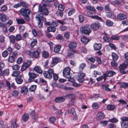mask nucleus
Segmentation results:
<instances>
[{
  "label": "nucleus",
  "mask_w": 128,
  "mask_h": 128,
  "mask_svg": "<svg viewBox=\"0 0 128 128\" xmlns=\"http://www.w3.org/2000/svg\"><path fill=\"white\" fill-rule=\"evenodd\" d=\"M56 14L57 16H60L61 17H62L63 15V12L62 11H58L56 12Z\"/></svg>",
  "instance_id": "nucleus-60"
},
{
  "label": "nucleus",
  "mask_w": 128,
  "mask_h": 128,
  "mask_svg": "<svg viewBox=\"0 0 128 128\" xmlns=\"http://www.w3.org/2000/svg\"><path fill=\"white\" fill-rule=\"evenodd\" d=\"M117 18L120 20H124L127 18L126 15L122 13H120L118 14L117 17Z\"/></svg>",
  "instance_id": "nucleus-14"
},
{
  "label": "nucleus",
  "mask_w": 128,
  "mask_h": 128,
  "mask_svg": "<svg viewBox=\"0 0 128 128\" xmlns=\"http://www.w3.org/2000/svg\"><path fill=\"white\" fill-rule=\"evenodd\" d=\"M108 122V121L104 120L100 122V124H101L103 126H106Z\"/></svg>",
  "instance_id": "nucleus-50"
},
{
  "label": "nucleus",
  "mask_w": 128,
  "mask_h": 128,
  "mask_svg": "<svg viewBox=\"0 0 128 128\" xmlns=\"http://www.w3.org/2000/svg\"><path fill=\"white\" fill-rule=\"evenodd\" d=\"M30 12V10L28 9L23 8L20 10L21 14L24 16V19L27 21L30 20L29 15Z\"/></svg>",
  "instance_id": "nucleus-3"
},
{
  "label": "nucleus",
  "mask_w": 128,
  "mask_h": 128,
  "mask_svg": "<svg viewBox=\"0 0 128 128\" xmlns=\"http://www.w3.org/2000/svg\"><path fill=\"white\" fill-rule=\"evenodd\" d=\"M61 48V46L60 45H58L55 47L54 49V51L56 53H58L60 51Z\"/></svg>",
  "instance_id": "nucleus-31"
},
{
  "label": "nucleus",
  "mask_w": 128,
  "mask_h": 128,
  "mask_svg": "<svg viewBox=\"0 0 128 128\" xmlns=\"http://www.w3.org/2000/svg\"><path fill=\"white\" fill-rule=\"evenodd\" d=\"M75 96L74 94H69L64 96V97H68L69 98H71V100L73 101L74 102L75 100Z\"/></svg>",
  "instance_id": "nucleus-24"
},
{
  "label": "nucleus",
  "mask_w": 128,
  "mask_h": 128,
  "mask_svg": "<svg viewBox=\"0 0 128 128\" xmlns=\"http://www.w3.org/2000/svg\"><path fill=\"white\" fill-rule=\"evenodd\" d=\"M120 87L123 88H128V83L126 82H124L120 85Z\"/></svg>",
  "instance_id": "nucleus-42"
},
{
  "label": "nucleus",
  "mask_w": 128,
  "mask_h": 128,
  "mask_svg": "<svg viewBox=\"0 0 128 128\" xmlns=\"http://www.w3.org/2000/svg\"><path fill=\"white\" fill-rule=\"evenodd\" d=\"M112 56L113 60L114 61L118 59V56L116 53L113 52L112 54Z\"/></svg>",
  "instance_id": "nucleus-40"
},
{
  "label": "nucleus",
  "mask_w": 128,
  "mask_h": 128,
  "mask_svg": "<svg viewBox=\"0 0 128 128\" xmlns=\"http://www.w3.org/2000/svg\"><path fill=\"white\" fill-rule=\"evenodd\" d=\"M19 94V92L17 91L14 90L12 92V96L14 97L17 96Z\"/></svg>",
  "instance_id": "nucleus-63"
},
{
  "label": "nucleus",
  "mask_w": 128,
  "mask_h": 128,
  "mask_svg": "<svg viewBox=\"0 0 128 128\" xmlns=\"http://www.w3.org/2000/svg\"><path fill=\"white\" fill-rule=\"evenodd\" d=\"M106 74L107 76L111 77L116 74V73L112 70H108L106 72Z\"/></svg>",
  "instance_id": "nucleus-27"
},
{
  "label": "nucleus",
  "mask_w": 128,
  "mask_h": 128,
  "mask_svg": "<svg viewBox=\"0 0 128 128\" xmlns=\"http://www.w3.org/2000/svg\"><path fill=\"white\" fill-rule=\"evenodd\" d=\"M32 61L30 60H29L26 62L23 63L21 68L22 71H24L28 68L30 65Z\"/></svg>",
  "instance_id": "nucleus-9"
},
{
  "label": "nucleus",
  "mask_w": 128,
  "mask_h": 128,
  "mask_svg": "<svg viewBox=\"0 0 128 128\" xmlns=\"http://www.w3.org/2000/svg\"><path fill=\"white\" fill-rule=\"evenodd\" d=\"M80 40L81 42L85 43V44H87L90 41L85 36L83 37Z\"/></svg>",
  "instance_id": "nucleus-34"
},
{
  "label": "nucleus",
  "mask_w": 128,
  "mask_h": 128,
  "mask_svg": "<svg viewBox=\"0 0 128 128\" xmlns=\"http://www.w3.org/2000/svg\"><path fill=\"white\" fill-rule=\"evenodd\" d=\"M10 42L13 44L16 40V37L14 35H11L9 37Z\"/></svg>",
  "instance_id": "nucleus-30"
},
{
  "label": "nucleus",
  "mask_w": 128,
  "mask_h": 128,
  "mask_svg": "<svg viewBox=\"0 0 128 128\" xmlns=\"http://www.w3.org/2000/svg\"><path fill=\"white\" fill-rule=\"evenodd\" d=\"M56 38L57 40H62L63 39L64 37L61 34H58L56 36Z\"/></svg>",
  "instance_id": "nucleus-62"
},
{
  "label": "nucleus",
  "mask_w": 128,
  "mask_h": 128,
  "mask_svg": "<svg viewBox=\"0 0 128 128\" xmlns=\"http://www.w3.org/2000/svg\"><path fill=\"white\" fill-rule=\"evenodd\" d=\"M54 74L51 68L48 69V79H51L52 76V75Z\"/></svg>",
  "instance_id": "nucleus-35"
},
{
  "label": "nucleus",
  "mask_w": 128,
  "mask_h": 128,
  "mask_svg": "<svg viewBox=\"0 0 128 128\" xmlns=\"http://www.w3.org/2000/svg\"><path fill=\"white\" fill-rule=\"evenodd\" d=\"M37 41L36 39H34L32 40L30 43V45L32 47H34L37 44Z\"/></svg>",
  "instance_id": "nucleus-33"
},
{
  "label": "nucleus",
  "mask_w": 128,
  "mask_h": 128,
  "mask_svg": "<svg viewBox=\"0 0 128 128\" xmlns=\"http://www.w3.org/2000/svg\"><path fill=\"white\" fill-rule=\"evenodd\" d=\"M100 23H93L90 25V28L92 30H98L100 26Z\"/></svg>",
  "instance_id": "nucleus-15"
},
{
  "label": "nucleus",
  "mask_w": 128,
  "mask_h": 128,
  "mask_svg": "<svg viewBox=\"0 0 128 128\" xmlns=\"http://www.w3.org/2000/svg\"><path fill=\"white\" fill-rule=\"evenodd\" d=\"M104 9L106 11H111V9L110 7L109 4H108L106 5L104 7Z\"/></svg>",
  "instance_id": "nucleus-53"
},
{
  "label": "nucleus",
  "mask_w": 128,
  "mask_h": 128,
  "mask_svg": "<svg viewBox=\"0 0 128 128\" xmlns=\"http://www.w3.org/2000/svg\"><path fill=\"white\" fill-rule=\"evenodd\" d=\"M66 97L61 96L60 97L56 98L55 99V101L56 103H59L60 102H64L65 100V98Z\"/></svg>",
  "instance_id": "nucleus-16"
},
{
  "label": "nucleus",
  "mask_w": 128,
  "mask_h": 128,
  "mask_svg": "<svg viewBox=\"0 0 128 128\" xmlns=\"http://www.w3.org/2000/svg\"><path fill=\"white\" fill-rule=\"evenodd\" d=\"M61 61V60L60 58L55 57L53 59L51 63L50 66L51 67H52L57 63Z\"/></svg>",
  "instance_id": "nucleus-11"
},
{
  "label": "nucleus",
  "mask_w": 128,
  "mask_h": 128,
  "mask_svg": "<svg viewBox=\"0 0 128 128\" xmlns=\"http://www.w3.org/2000/svg\"><path fill=\"white\" fill-rule=\"evenodd\" d=\"M99 106V105L97 102H94L92 104V107L93 109H97L98 108Z\"/></svg>",
  "instance_id": "nucleus-45"
},
{
  "label": "nucleus",
  "mask_w": 128,
  "mask_h": 128,
  "mask_svg": "<svg viewBox=\"0 0 128 128\" xmlns=\"http://www.w3.org/2000/svg\"><path fill=\"white\" fill-rule=\"evenodd\" d=\"M7 7L5 5L3 6L1 8L0 10L2 12H5L7 10Z\"/></svg>",
  "instance_id": "nucleus-57"
},
{
  "label": "nucleus",
  "mask_w": 128,
  "mask_h": 128,
  "mask_svg": "<svg viewBox=\"0 0 128 128\" xmlns=\"http://www.w3.org/2000/svg\"><path fill=\"white\" fill-rule=\"evenodd\" d=\"M122 122L120 124L122 128H127L128 127V117L126 116L121 117Z\"/></svg>",
  "instance_id": "nucleus-7"
},
{
  "label": "nucleus",
  "mask_w": 128,
  "mask_h": 128,
  "mask_svg": "<svg viewBox=\"0 0 128 128\" xmlns=\"http://www.w3.org/2000/svg\"><path fill=\"white\" fill-rule=\"evenodd\" d=\"M40 81V82L42 83V84L44 85H46V87L47 88L48 86L47 85V82L46 81L44 80V79L41 78H39Z\"/></svg>",
  "instance_id": "nucleus-44"
},
{
  "label": "nucleus",
  "mask_w": 128,
  "mask_h": 128,
  "mask_svg": "<svg viewBox=\"0 0 128 128\" xmlns=\"http://www.w3.org/2000/svg\"><path fill=\"white\" fill-rule=\"evenodd\" d=\"M34 70L36 72L40 74H42L43 72L41 67L39 66H35L34 68Z\"/></svg>",
  "instance_id": "nucleus-23"
},
{
  "label": "nucleus",
  "mask_w": 128,
  "mask_h": 128,
  "mask_svg": "<svg viewBox=\"0 0 128 128\" xmlns=\"http://www.w3.org/2000/svg\"><path fill=\"white\" fill-rule=\"evenodd\" d=\"M94 47L95 50H99L102 48V45L100 43H96L94 44Z\"/></svg>",
  "instance_id": "nucleus-25"
},
{
  "label": "nucleus",
  "mask_w": 128,
  "mask_h": 128,
  "mask_svg": "<svg viewBox=\"0 0 128 128\" xmlns=\"http://www.w3.org/2000/svg\"><path fill=\"white\" fill-rule=\"evenodd\" d=\"M36 20H38V26L39 28H42V26L43 24L41 22V20L44 21V24L45 25H48V22H46V20L45 18L43 17L42 13H40L38 14H36Z\"/></svg>",
  "instance_id": "nucleus-2"
},
{
  "label": "nucleus",
  "mask_w": 128,
  "mask_h": 128,
  "mask_svg": "<svg viewBox=\"0 0 128 128\" xmlns=\"http://www.w3.org/2000/svg\"><path fill=\"white\" fill-rule=\"evenodd\" d=\"M1 16L0 20L2 22H6L8 18V16L4 13H2Z\"/></svg>",
  "instance_id": "nucleus-20"
},
{
  "label": "nucleus",
  "mask_w": 128,
  "mask_h": 128,
  "mask_svg": "<svg viewBox=\"0 0 128 128\" xmlns=\"http://www.w3.org/2000/svg\"><path fill=\"white\" fill-rule=\"evenodd\" d=\"M16 20L18 24H23L25 23L24 20L22 18L16 19Z\"/></svg>",
  "instance_id": "nucleus-37"
},
{
  "label": "nucleus",
  "mask_w": 128,
  "mask_h": 128,
  "mask_svg": "<svg viewBox=\"0 0 128 128\" xmlns=\"http://www.w3.org/2000/svg\"><path fill=\"white\" fill-rule=\"evenodd\" d=\"M29 78L28 81L31 82L34 80V79L38 76V74H36L35 73L29 72L28 73Z\"/></svg>",
  "instance_id": "nucleus-10"
},
{
  "label": "nucleus",
  "mask_w": 128,
  "mask_h": 128,
  "mask_svg": "<svg viewBox=\"0 0 128 128\" xmlns=\"http://www.w3.org/2000/svg\"><path fill=\"white\" fill-rule=\"evenodd\" d=\"M4 66V64L2 62H0V74L2 75L3 74L2 72V70L3 69Z\"/></svg>",
  "instance_id": "nucleus-39"
},
{
  "label": "nucleus",
  "mask_w": 128,
  "mask_h": 128,
  "mask_svg": "<svg viewBox=\"0 0 128 128\" xmlns=\"http://www.w3.org/2000/svg\"><path fill=\"white\" fill-rule=\"evenodd\" d=\"M15 58L13 56H10L8 58V62H10L13 63L14 61Z\"/></svg>",
  "instance_id": "nucleus-43"
},
{
  "label": "nucleus",
  "mask_w": 128,
  "mask_h": 128,
  "mask_svg": "<svg viewBox=\"0 0 128 128\" xmlns=\"http://www.w3.org/2000/svg\"><path fill=\"white\" fill-rule=\"evenodd\" d=\"M115 108L114 105L111 104H109L107 106V108L108 110H113Z\"/></svg>",
  "instance_id": "nucleus-48"
},
{
  "label": "nucleus",
  "mask_w": 128,
  "mask_h": 128,
  "mask_svg": "<svg viewBox=\"0 0 128 128\" xmlns=\"http://www.w3.org/2000/svg\"><path fill=\"white\" fill-rule=\"evenodd\" d=\"M127 67V65L125 64H123L120 65L119 67L120 72L122 74H125L126 72L125 71Z\"/></svg>",
  "instance_id": "nucleus-12"
},
{
  "label": "nucleus",
  "mask_w": 128,
  "mask_h": 128,
  "mask_svg": "<svg viewBox=\"0 0 128 128\" xmlns=\"http://www.w3.org/2000/svg\"><path fill=\"white\" fill-rule=\"evenodd\" d=\"M70 69L68 67L64 68L62 72L63 76L66 78H69L72 76L70 73Z\"/></svg>",
  "instance_id": "nucleus-8"
},
{
  "label": "nucleus",
  "mask_w": 128,
  "mask_h": 128,
  "mask_svg": "<svg viewBox=\"0 0 128 128\" xmlns=\"http://www.w3.org/2000/svg\"><path fill=\"white\" fill-rule=\"evenodd\" d=\"M36 88V86L35 85H32L31 86L29 89V90L31 92H32L34 91Z\"/></svg>",
  "instance_id": "nucleus-51"
},
{
  "label": "nucleus",
  "mask_w": 128,
  "mask_h": 128,
  "mask_svg": "<svg viewBox=\"0 0 128 128\" xmlns=\"http://www.w3.org/2000/svg\"><path fill=\"white\" fill-rule=\"evenodd\" d=\"M86 8L87 10L93 11L94 12H95L96 11V10L94 7L91 6H86Z\"/></svg>",
  "instance_id": "nucleus-46"
},
{
  "label": "nucleus",
  "mask_w": 128,
  "mask_h": 128,
  "mask_svg": "<svg viewBox=\"0 0 128 128\" xmlns=\"http://www.w3.org/2000/svg\"><path fill=\"white\" fill-rule=\"evenodd\" d=\"M79 18L80 22L81 23L83 22L84 20V16L82 14H80L79 15Z\"/></svg>",
  "instance_id": "nucleus-52"
},
{
  "label": "nucleus",
  "mask_w": 128,
  "mask_h": 128,
  "mask_svg": "<svg viewBox=\"0 0 128 128\" xmlns=\"http://www.w3.org/2000/svg\"><path fill=\"white\" fill-rule=\"evenodd\" d=\"M76 11V10L74 8H72L71 10L69 11L68 12V15L69 16H70L72 14L74 13Z\"/></svg>",
  "instance_id": "nucleus-55"
},
{
  "label": "nucleus",
  "mask_w": 128,
  "mask_h": 128,
  "mask_svg": "<svg viewBox=\"0 0 128 128\" xmlns=\"http://www.w3.org/2000/svg\"><path fill=\"white\" fill-rule=\"evenodd\" d=\"M43 4L42 6L40 5H39L38 11L40 12H42L44 14L47 15L48 14V10L46 7L48 4V0H44Z\"/></svg>",
  "instance_id": "nucleus-1"
},
{
  "label": "nucleus",
  "mask_w": 128,
  "mask_h": 128,
  "mask_svg": "<svg viewBox=\"0 0 128 128\" xmlns=\"http://www.w3.org/2000/svg\"><path fill=\"white\" fill-rule=\"evenodd\" d=\"M28 92V89L27 88L26 86L22 87L21 89V92L22 93H24L25 94Z\"/></svg>",
  "instance_id": "nucleus-32"
},
{
  "label": "nucleus",
  "mask_w": 128,
  "mask_h": 128,
  "mask_svg": "<svg viewBox=\"0 0 128 128\" xmlns=\"http://www.w3.org/2000/svg\"><path fill=\"white\" fill-rule=\"evenodd\" d=\"M91 18L93 19L99 20L100 21H101L102 20V18L101 17L97 15H95L94 16H93V15H92Z\"/></svg>",
  "instance_id": "nucleus-47"
},
{
  "label": "nucleus",
  "mask_w": 128,
  "mask_h": 128,
  "mask_svg": "<svg viewBox=\"0 0 128 128\" xmlns=\"http://www.w3.org/2000/svg\"><path fill=\"white\" fill-rule=\"evenodd\" d=\"M64 8V6L62 4H60L58 5V9L59 10L63 11Z\"/></svg>",
  "instance_id": "nucleus-54"
},
{
  "label": "nucleus",
  "mask_w": 128,
  "mask_h": 128,
  "mask_svg": "<svg viewBox=\"0 0 128 128\" xmlns=\"http://www.w3.org/2000/svg\"><path fill=\"white\" fill-rule=\"evenodd\" d=\"M20 72L19 71H14L12 74V76L15 77H17L19 74Z\"/></svg>",
  "instance_id": "nucleus-59"
},
{
  "label": "nucleus",
  "mask_w": 128,
  "mask_h": 128,
  "mask_svg": "<svg viewBox=\"0 0 128 128\" xmlns=\"http://www.w3.org/2000/svg\"><path fill=\"white\" fill-rule=\"evenodd\" d=\"M8 54L7 50H5L2 52V55L3 57L5 58L8 56Z\"/></svg>",
  "instance_id": "nucleus-49"
},
{
  "label": "nucleus",
  "mask_w": 128,
  "mask_h": 128,
  "mask_svg": "<svg viewBox=\"0 0 128 128\" xmlns=\"http://www.w3.org/2000/svg\"><path fill=\"white\" fill-rule=\"evenodd\" d=\"M34 112V110H33L30 113V115L34 120H37L38 117L37 114Z\"/></svg>",
  "instance_id": "nucleus-26"
},
{
  "label": "nucleus",
  "mask_w": 128,
  "mask_h": 128,
  "mask_svg": "<svg viewBox=\"0 0 128 128\" xmlns=\"http://www.w3.org/2000/svg\"><path fill=\"white\" fill-rule=\"evenodd\" d=\"M76 52L75 50H69L68 51V54L67 56L70 58H72L74 57V54L73 52Z\"/></svg>",
  "instance_id": "nucleus-22"
},
{
  "label": "nucleus",
  "mask_w": 128,
  "mask_h": 128,
  "mask_svg": "<svg viewBox=\"0 0 128 128\" xmlns=\"http://www.w3.org/2000/svg\"><path fill=\"white\" fill-rule=\"evenodd\" d=\"M86 66V64L85 63H82L80 64L78 67L79 71L80 72H82Z\"/></svg>",
  "instance_id": "nucleus-29"
},
{
  "label": "nucleus",
  "mask_w": 128,
  "mask_h": 128,
  "mask_svg": "<svg viewBox=\"0 0 128 128\" xmlns=\"http://www.w3.org/2000/svg\"><path fill=\"white\" fill-rule=\"evenodd\" d=\"M9 54L10 55L13 51V48L10 46H8L7 48V50Z\"/></svg>",
  "instance_id": "nucleus-61"
},
{
  "label": "nucleus",
  "mask_w": 128,
  "mask_h": 128,
  "mask_svg": "<svg viewBox=\"0 0 128 128\" xmlns=\"http://www.w3.org/2000/svg\"><path fill=\"white\" fill-rule=\"evenodd\" d=\"M120 37L119 36L113 35L111 37V39L112 40H118L120 39Z\"/></svg>",
  "instance_id": "nucleus-38"
},
{
  "label": "nucleus",
  "mask_w": 128,
  "mask_h": 128,
  "mask_svg": "<svg viewBox=\"0 0 128 128\" xmlns=\"http://www.w3.org/2000/svg\"><path fill=\"white\" fill-rule=\"evenodd\" d=\"M105 116L104 114L102 112H98L96 115L97 119L99 120L104 119Z\"/></svg>",
  "instance_id": "nucleus-17"
},
{
  "label": "nucleus",
  "mask_w": 128,
  "mask_h": 128,
  "mask_svg": "<svg viewBox=\"0 0 128 128\" xmlns=\"http://www.w3.org/2000/svg\"><path fill=\"white\" fill-rule=\"evenodd\" d=\"M106 16L109 18H112L113 19L116 18V16L114 15V13L112 12H108L106 13Z\"/></svg>",
  "instance_id": "nucleus-21"
},
{
  "label": "nucleus",
  "mask_w": 128,
  "mask_h": 128,
  "mask_svg": "<svg viewBox=\"0 0 128 128\" xmlns=\"http://www.w3.org/2000/svg\"><path fill=\"white\" fill-rule=\"evenodd\" d=\"M114 24V22L110 20H106V24L108 27L112 26Z\"/></svg>",
  "instance_id": "nucleus-28"
},
{
  "label": "nucleus",
  "mask_w": 128,
  "mask_h": 128,
  "mask_svg": "<svg viewBox=\"0 0 128 128\" xmlns=\"http://www.w3.org/2000/svg\"><path fill=\"white\" fill-rule=\"evenodd\" d=\"M22 75L20 74L16 78V81L18 84H20L23 82V80L22 79Z\"/></svg>",
  "instance_id": "nucleus-19"
},
{
  "label": "nucleus",
  "mask_w": 128,
  "mask_h": 128,
  "mask_svg": "<svg viewBox=\"0 0 128 128\" xmlns=\"http://www.w3.org/2000/svg\"><path fill=\"white\" fill-rule=\"evenodd\" d=\"M43 56L45 58H47L48 57V52L46 51H44L42 52Z\"/></svg>",
  "instance_id": "nucleus-58"
},
{
  "label": "nucleus",
  "mask_w": 128,
  "mask_h": 128,
  "mask_svg": "<svg viewBox=\"0 0 128 128\" xmlns=\"http://www.w3.org/2000/svg\"><path fill=\"white\" fill-rule=\"evenodd\" d=\"M28 118V115L27 113L24 114L22 116V119L24 122L26 121Z\"/></svg>",
  "instance_id": "nucleus-41"
},
{
  "label": "nucleus",
  "mask_w": 128,
  "mask_h": 128,
  "mask_svg": "<svg viewBox=\"0 0 128 128\" xmlns=\"http://www.w3.org/2000/svg\"><path fill=\"white\" fill-rule=\"evenodd\" d=\"M78 75V81L80 82H83L85 80L84 78L86 76L85 74L80 72Z\"/></svg>",
  "instance_id": "nucleus-13"
},
{
  "label": "nucleus",
  "mask_w": 128,
  "mask_h": 128,
  "mask_svg": "<svg viewBox=\"0 0 128 128\" xmlns=\"http://www.w3.org/2000/svg\"><path fill=\"white\" fill-rule=\"evenodd\" d=\"M84 15L90 18H91L92 15V13L91 12L88 11H85L84 12Z\"/></svg>",
  "instance_id": "nucleus-36"
},
{
  "label": "nucleus",
  "mask_w": 128,
  "mask_h": 128,
  "mask_svg": "<svg viewBox=\"0 0 128 128\" xmlns=\"http://www.w3.org/2000/svg\"><path fill=\"white\" fill-rule=\"evenodd\" d=\"M77 45V43L76 42H72L70 43L68 46L70 50H72L76 47Z\"/></svg>",
  "instance_id": "nucleus-18"
},
{
  "label": "nucleus",
  "mask_w": 128,
  "mask_h": 128,
  "mask_svg": "<svg viewBox=\"0 0 128 128\" xmlns=\"http://www.w3.org/2000/svg\"><path fill=\"white\" fill-rule=\"evenodd\" d=\"M3 74H4L6 76H8L9 73V70L8 69H6L4 70L2 72Z\"/></svg>",
  "instance_id": "nucleus-56"
},
{
  "label": "nucleus",
  "mask_w": 128,
  "mask_h": 128,
  "mask_svg": "<svg viewBox=\"0 0 128 128\" xmlns=\"http://www.w3.org/2000/svg\"><path fill=\"white\" fill-rule=\"evenodd\" d=\"M58 25V22L55 20H52V21H50L48 22V26L51 25L52 26L48 27V32H55L56 30V28L55 27L57 26Z\"/></svg>",
  "instance_id": "nucleus-4"
},
{
  "label": "nucleus",
  "mask_w": 128,
  "mask_h": 128,
  "mask_svg": "<svg viewBox=\"0 0 128 128\" xmlns=\"http://www.w3.org/2000/svg\"><path fill=\"white\" fill-rule=\"evenodd\" d=\"M80 32L82 34L88 35L91 32L92 30L87 26H83L80 28Z\"/></svg>",
  "instance_id": "nucleus-5"
},
{
  "label": "nucleus",
  "mask_w": 128,
  "mask_h": 128,
  "mask_svg": "<svg viewBox=\"0 0 128 128\" xmlns=\"http://www.w3.org/2000/svg\"><path fill=\"white\" fill-rule=\"evenodd\" d=\"M40 51V48H38L37 50L36 51H34L32 52L31 51L28 50L27 51V54L30 57H33L38 58L40 54V53L38 51Z\"/></svg>",
  "instance_id": "nucleus-6"
},
{
  "label": "nucleus",
  "mask_w": 128,
  "mask_h": 128,
  "mask_svg": "<svg viewBox=\"0 0 128 128\" xmlns=\"http://www.w3.org/2000/svg\"><path fill=\"white\" fill-rule=\"evenodd\" d=\"M16 37V40L17 41H19L22 40V37L19 34H17Z\"/></svg>",
  "instance_id": "nucleus-64"
}]
</instances>
